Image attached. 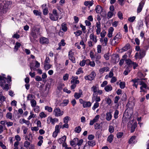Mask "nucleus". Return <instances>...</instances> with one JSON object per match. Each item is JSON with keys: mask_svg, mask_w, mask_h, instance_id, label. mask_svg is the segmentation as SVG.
<instances>
[{"mask_svg": "<svg viewBox=\"0 0 149 149\" xmlns=\"http://www.w3.org/2000/svg\"><path fill=\"white\" fill-rule=\"evenodd\" d=\"M112 88L111 86L110 85H108L104 87V90L106 91L109 92L112 90Z\"/></svg>", "mask_w": 149, "mask_h": 149, "instance_id": "nucleus-33", "label": "nucleus"}, {"mask_svg": "<svg viewBox=\"0 0 149 149\" xmlns=\"http://www.w3.org/2000/svg\"><path fill=\"white\" fill-rule=\"evenodd\" d=\"M6 125L8 127L9 126V122L6 120L1 121L0 123V134L3 132V127H6Z\"/></svg>", "mask_w": 149, "mask_h": 149, "instance_id": "nucleus-6", "label": "nucleus"}, {"mask_svg": "<svg viewBox=\"0 0 149 149\" xmlns=\"http://www.w3.org/2000/svg\"><path fill=\"white\" fill-rule=\"evenodd\" d=\"M136 137L134 136H132L129 139V143L130 144L134 143Z\"/></svg>", "mask_w": 149, "mask_h": 149, "instance_id": "nucleus-37", "label": "nucleus"}, {"mask_svg": "<svg viewBox=\"0 0 149 149\" xmlns=\"http://www.w3.org/2000/svg\"><path fill=\"white\" fill-rule=\"evenodd\" d=\"M81 127L79 126L76 127L74 130L77 133H79L81 131Z\"/></svg>", "mask_w": 149, "mask_h": 149, "instance_id": "nucleus-50", "label": "nucleus"}, {"mask_svg": "<svg viewBox=\"0 0 149 149\" xmlns=\"http://www.w3.org/2000/svg\"><path fill=\"white\" fill-rule=\"evenodd\" d=\"M49 15L50 19L53 21L57 20L59 17L57 10L55 9L53 10L52 13H49Z\"/></svg>", "mask_w": 149, "mask_h": 149, "instance_id": "nucleus-2", "label": "nucleus"}, {"mask_svg": "<svg viewBox=\"0 0 149 149\" xmlns=\"http://www.w3.org/2000/svg\"><path fill=\"white\" fill-rule=\"evenodd\" d=\"M33 13L36 16H40L41 14V12L37 10H33Z\"/></svg>", "mask_w": 149, "mask_h": 149, "instance_id": "nucleus-49", "label": "nucleus"}, {"mask_svg": "<svg viewBox=\"0 0 149 149\" xmlns=\"http://www.w3.org/2000/svg\"><path fill=\"white\" fill-rule=\"evenodd\" d=\"M109 68L108 67H104L100 69L99 72L100 74H103L105 72L109 71Z\"/></svg>", "mask_w": 149, "mask_h": 149, "instance_id": "nucleus-23", "label": "nucleus"}, {"mask_svg": "<svg viewBox=\"0 0 149 149\" xmlns=\"http://www.w3.org/2000/svg\"><path fill=\"white\" fill-rule=\"evenodd\" d=\"M96 75V73L93 71L89 75L85 76L84 78L86 80L91 81L94 79Z\"/></svg>", "mask_w": 149, "mask_h": 149, "instance_id": "nucleus-9", "label": "nucleus"}, {"mask_svg": "<svg viewBox=\"0 0 149 149\" xmlns=\"http://www.w3.org/2000/svg\"><path fill=\"white\" fill-rule=\"evenodd\" d=\"M45 109L49 112H51L52 111V108L48 106H46L45 107Z\"/></svg>", "mask_w": 149, "mask_h": 149, "instance_id": "nucleus-44", "label": "nucleus"}, {"mask_svg": "<svg viewBox=\"0 0 149 149\" xmlns=\"http://www.w3.org/2000/svg\"><path fill=\"white\" fill-rule=\"evenodd\" d=\"M30 103L31 104V105L32 107L36 105V101L34 99H32L31 100Z\"/></svg>", "mask_w": 149, "mask_h": 149, "instance_id": "nucleus-38", "label": "nucleus"}, {"mask_svg": "<svg viewBox=\"0 0 149 149\" xmlns=\"http://www.w3.org/2000/svg\"><path fill=\"white\" fill-rule=\"evenodd\" d=\"M92 104L89 101H85L83 103V107L84 108H87L90 107Z\"/></svg>", "mask_w": 149, "mask_h": 149, "instance_id": "nucleus-29", "label": "nucleus"}, {"mask_svg": "<svg viewBox=\"0 0 149 149\" xmlns=\"http://www.w3.org/2000/svg\"><path fill=\"white\" fill-rule=\"evenodd\" d=\"M105 101L108 105H110L111 102V100L109 97H107L105 99Z\"/></svg>", "mask_w": 149, "mask_h": 149, "instance_id": "nucleus-53", "label": "nucleus"}, {"mask_svg": "<svg viewBox=\"0 0 149 149\" xmlns=\"http://www.w3.org/2000/svg\"><path fill=\"white\" fill-rule=\"evenodd\" d=\"M65 45L64 40H62L58 44L59 47L56 49L57 50H61L62 48V46H64Z\"/></svg>", "mask_w": 149, "mask_h": 149, "instance_id": "nucleus-17", "label": "nucleus"}, {"mask_svg": "<svg viewBox=\"0 0 149 149\" xmlns=\"http://www.w3.org/2000/svg\"><path fill=\"white\" fill-rule=\"evenodd\" d=\"M125 62L127 65L130 66H132V65L133 63V62H132L130 59L126 60Z\"/></svg>", "mask_w": 149, "mask_h": 149, "instance_id": "nucleus-40", "label": "nucleus"}, {"mask_svg": "<svg viewBox=\"0 0 149 149\" xmlns=\"http://www.w3.org/2000/svg\"><path fill=\"white\" fill-rule=\"evenodd\" d=\"M101 100L100 97L96 96H95V95L93 94V95L92 102H93L95 100L96 102H100Z\"/></svg>", "mask_w": 149, "mask_h": 149, "instance_id": "nucleus-22", "label": "nucleus"}, {"mask_svg": "<svg viewBox=\"0 0 149 149\" xmlns=\"http://www.w3.org/2000/svg\"><path fill=\"white\" fill-rule=\"evenodd\" d=\"M107 41L108 39L107 38H105L104 39L102 38L100 39V42L102 43V45L103 46L106 45Z\"/></svg>", "mask_w": 149, "mask_h": 149, "instance_id": "nucleus-27", "label": "nucleus"}, {"mask_svg": "<svg viewBox=\"0 0 149 149\" xmlns=\"http://www.w3.org/2000/svg\"><path fill=\"white\" fill-rule=\"evenodd\" d=\"M125 86V83L124 82H121L120 83V87L121 89L124 88Z\"/></svg>", "mask_w": 149, "mask_h": 149, "instance_id": "nucleus-58", "label": "nucleus"}, {"mask_svg": "<svg viewBox=\"0 0 149 149\" xmlns=\"http://www.w3.org/2000/svg\"><path fill=\"white\" fill-rule=\"evenodd\" d=\"M53 113L56 117H58L62 116L64 113V111H61L59 107H57L54 108Z\"/></svg>", "mask_w": 149, "mask_h": 149, "instance_id": "nucleus-4", "label": "nucleus"}, {"mask_svg": "<svg viewBox=\"0 0 149 149\" xmlns=\"http://www.w3.org/2000/svg\"><path fill=\"white\" fill-rule=\"evenodd\" d=\"M70 120V117L68 116H66L63 118V122L64 123H68Z\"/></svg>", "mask_w": 149, "mask_h": 149, "instance_id": "nucleus-60", "label": "nucleus"}, {"mask_svg": "<svg viewBox=\"0 0 149 149\" xmlns=\"http://www.w3.org/2000/svg\"><path fill=\"white\" fill-rule=\"evenodd\" d=\"M118 17L120 19H123V15L122 13L120 12L119 11L118 13Z\"/></svg>", "mask_w": 149, "mask_h": 149, "instance_id": "nucleus-64", "label": "nucleus"}, {"mask_svg": "<svg viewBox=\"0 0 149 149\" xmlns=\"http://www.w3.org/2000/svg\"><path fill=\"white\" fill-rule=\"evenodd\" d=\"M109 132L111 133H112L114 131V127L111 125H110L109 126Z\"/></svg>", "mask_w": 149, "mask_h": 149, "instance_id": "nucleus-57", "label": "nucleus"}, {"mask_svg": "<svg viewBox=\"0 0 149 149\" xmlns=\"http://www.w3.org/2000/svg\"><path fill=\"white\" fill-rule=\"evenodd\" d=\"M90 56L92 60H94L95 56L94 55V53L92 51H91L89 53Z\"/></svg>", "mask_w": 149, "mask_h": 149, "instance_id": "nucleus-59", "label": "nucleus"}, {"mask_svg": "<svg viewBox=\"0 0 149 149\" xmlns=\"http://www.w3.org/2000/svg\"><path fill=\"white\" fill-rule=\"evenodd\" d=\"M74 33L76 36H78L82 34V32L80 30H78L76 32H74Z\"/></svg>", "mask_w": 149, "mask_h": 149, "instance_id": "nucleus-55", "label": "nucleus"}, {"mask_svg": "<svg viewBox=\"0 0 149 149\" xmlns=\"http://www.w3.org/2000/svg\"><path fill=\"white\" fill-rule=\"evenodd\" d=\"M86 65H90L91 67H94L95 66V64L94 61H91L89 59H88L86 60Z\"/></svg>", "mask_w": 149, "mask_h": 149, "instance_id": "nucleus-19", "label": "nucleus"}, {"mask_svg": "<svg viewBox=\"0 0 149 149\" xmlns=\"http://www.w3.org/2000/svg\"><path fill=\"white\" fill-rule=\"evenodd\" d=\"M33 110L36 113H38L40 111V107L37 105L33 107Z\"/></svg>", "mask_w": 149, "mask_h": 149, "instance_id": "nucleus-39", "label": "nucleus"}, {"mask_svg": "<svg viewBox=\"0 0 149 149\" xmlns=\"http://www.w3.org/2000/svg\"><path fill=\"white\" fill-rule=\"evenodd\" d=\"M78 79V77L77 76L74 77L71 81V84H76L79 83V82L77 79Z\"/></svg>", "mask_w": 149, "mask_h": 149, "instance_id": "nucleus-25", "label": "nucleus"}, {"mask_svg": "<svg viewBox=\"0 0 149 149\" xmlns=\"http://www.w3.org/2000/svg\"><path fill=\"white\" fill-rule=\"evenodd\" d=\"M139 84L141 85V86L140 87V88L141 89L140 92H143L145 91L144 89L143 88H146L147 87L146 85L144 83V82L142 81H141L140 82Z\"/></svg>", "mask_w": 149, "mask_h": 149, "instance_id": "nucleus-15", "label": "nucleus"}, {"mask_svg": "<svg viewBox=\"0 0 149 149\" xmlns=\"http://www.w3.org/2000/svg\"><path fill=\"white\" fill-rule=\"evenodd\" d=\"M66 139V136L65 135L60 138L58 140V142L60 144H62L65 142Z\"/></svg>", "mask_w": 149, "mask_h": 149, "instance_id": "nucleus-20", "label": "nucleus"}, {"mask_svg": "<svg viewBox=\"0 0 149 149\" xmlns=\"http://www.w3.org/2000/svg\"><path fill=\"white\" fill-rule=\"evenodd\" d=\"M21 46V44L18 42H16L14 48V51L15 52H17L19 48Z\"/></svg>", "mask_w": 149, "mask_h": 149, "instance_id": "nucleus-31", "label": "nucleus"}, {"mask_svg": "<svg viewBox=\"0 0 149 149\" xmlns=\"http://www.w3.org/2000/svg\"><path fill=\"white\" fill-rule=\"evenodd\" d=\"M5 74H2V76H0V80L1 81L0 85L3 88L7 91L8 90L9 88L8 86V82L9 81V75L8 76V78H6Z\"/></svg>", "mask_w": 149, "mask_h": 149, "instance_id": "nucleus-1", "label": "nucleus"}, {"mask_svg": "<svg viewBox=\"0 0 149 149\" xmlns=\"http://www.w3.org/2000/svg\"><path fill=\"white\" fill-rule=\"evenodd\" d=\"M112 116L111 112H107L106 114V119L108 121H110L112 118Z\"/></svg>", "mask_w": 149, "mask_h": 149, "instance_id": "nucleus-30", "label": "nucleus"}, {"mask_svg": "<svg viewBox=\"0 0 149 149\" xmlns=\"http://www.w3.org/2000/svg\"><path fill=\"white\" fill-rule=\"evenodd\" d=\"M61 29L63 31H66L67 30V28L66 24L64 23L62 24L61 25Z\"/></svg>", "mask_w": 149, "mask_h": 149, "instance_id": "nucleus-36", "label": "nucleus"}, {"mask_svg": "<svg viewBox=\"0 0 149 149\" xmlns=\"http://www.w3.org/2000/svg\"><path fill=\"white\" fill-rule=\"evenodd\" d=\"M99 89V86L98 85L96 84L95 85L93 86L91 88V91L93 92L94 93H95L97 92Z\"/></svg>", "mask_w": 149, "mask_h": 149, "instance_id": "nucleus-28", "label": "nucleus"}, {"mask_svg": "<svg viewBox=\"0 0 149 149\" xmlns=\"http://www.w3.org/2000/svg\"><path fill=\"white\" fill-rule=\"evenodd\" d=\"M136 123L134 122V124L132 125V126L131 127V132H133L134 130L135 129L136 127Z\"/></svg>", "mask_w": 149, "mask_h": 149, "instance_id": "nucleus-35", "label": "nucleus"}, {"mask_svg": "<svg viewBox=\"0 0 149 149\" xmlns=\"http://www.w3.org/2000/svg\"><path fill=\"white\" fill-rule=\"evenodd\" d=\"M114 31V29L112 27L109 28L108 30V36L109 38H111L112 36L113 32Z\"/></svg>", "mask_w": 149, "mask_h": 149, "instance_id": "nucleus-26", "label": "nucleus"}, {"mask_svg": "<svg viewBox=\"0 0 149 149\" xmlns=\"http://www.w3.org/2000/svg\"><path fill=\"white\" fill-rule=\"evenodd\" d=\"M52 66V65L49 63L44 64V68L45 70H48Z\"/></svg>", "mask_w": 149, "mask_h": 149, "instance_id": "nucleus-34", "label": "nucleus"}, {"mask_svg": "<svg viewBox=\"0 0 149 149\" xmlns=\"http://www.w3.org/2000/svg\"><path fill=\"white\" fill-rule=\"evenodd\" d=\"M88 144L90 146H93L95 145V143L94 141L91 140L88 141L87 142Z\"/></svg>", "mask_w": 149, "mask_h": 149, "instance_id": "nucleus-43", "label": "nucleus"}, {"mask_svg": "<svg viewBox=\"0 0 149 149\" xmlns=\"http://www.w3.org/2000/svg\"><path fill=\"white\" fill-rule=\"evenodd\" d=\"M102 7L99 5L97 6L95 8V10L96 13H100L102 11Z\"/></svg>", "mask_w": 149, "mask_h": 149, "instance_id": "nucleus-24", "label": "nucleus"}, {"mask_svg": "<svg viewBox=\"0 0 149 149\" xmlns=\"http://www.w3.org/2000/svg\"><path fill=\"white\" fill-rule=\"evenodd\" d=\"M113 136L112 134H111L109 135L107 138V141L110 143H111L113 140Z\"/></svg>", "mask_w": 149, "mask_h": 149, "instance_id": "nucleus-41", "label": "nucleus"}, {"mask_svg": "<svg viewBox=\"0 0 149 149\" xmlns=\"http://www.w3.org/2000/svg\"><path fill=\"white\" fill-rule=\"evenodd\" d=\"M130 47V46L128 44H127L125 46L123 47V48H122V50L123 51H126L127 50L128 48H129Z\"/></svg>", "mask_w": 149, "mask_h": 149, "instance_id": "nucleus-63", "label": "nucleus"}, {"mask_svg": "<svg viewBox=\"0 0 149 149\" xmlns=\"http://www.w3.org/2000/svg\"><path fill=\"white\" fill-rule=\"evenodd\" d=\"M60 128H61L60 127V126L59 125H56L55 127V130L54 131L58 133L59 132Z\"/></svg>", "mask_w": 149, "mask_h": 149, "instance_id": "nucleus-56", "label": "nucleus"}, {"mask_svg": "<svg viewBox=\"0 0 149 149\" xmlns=\"http://www.w3.org/2000/svg\"><path fill=\"white\" fill-rule=\"evenodd\" d=\"M39 34V29L36 28L35 26H34L32 27L31 35L34 38H37Z\"/></svg>", "mask_w": 149, "mask_h": 149, "instance_id": "nucleus-3", "label": "nucleus"}, {"mask_svg": "<svg viewBox=\"0 0 149 149\" xmlns=\"http://www.w3.org/2000/svg\"><path fill=\"white\" fill-rule=\"evenodd\" d=\"M95 43L91 40L89 41L88 42V46L90 47H93Z\"/></svg>", "mask_w": 149, "mask_h": 149, "instance_id": "nucleus-61", "label": "nucleus"}, {"mask_svg": "<svg viewBox=\"0 0 149 149\" xmlns=\"http://www.w3.org/2000/svg\"><path fill=\"white\" fill-rule=\"evenodd\" d=\"M40 42L41 44H47L49 43V41L47 38L44 37H42L40 38Z\"/></svg>", "mask_w": 149, "mask_h": 149, "instance_id": "nucleus-13", "label": "nucleus"}, {"mask_svg": "<svg viewBox=\"0 0 149 149\" xmlns=\"http://www.w3.org/2000/svg\"><path fill=\"white\" fill-rule=\"evenodd\" d=\"M93 0L91 1H85L84 3V5L86 6H91L93 4Z\"/></svg>", "mask_w": 149, "mask_h": 149, "instance_id": "nucleus-32", "label": "nucleus"}, {"mask_svg": "<svg viewBox=\"0 0 149 149\" xmlns=\"http://www.w3.org/2000/svg\"><path fill=\"white\" fill-rule=\"evenodd\" d=\"M85 63L86 64V60H83L80 62L79 65L81 66H84L85 65Z\"/></svg>", "mask_w": 149, "mask_h": 149, "instance_id": "nucleus-51", "label": "nucleus"}, {"mask_svg": "<svg viewBox=\"0 0 149 149\" xmlns=\"http://www.w3.org/2000/svg\"><path fill=\"white\" fill-rule=\"evenodd\" d=\"M39 116L41 118H45L47 116V115L43 112H41L39 114Z\"/></svg>", "mask_w": 149, "mask_h": 149, "instance_id": "nucleus-62", "label": "nucleus"}, {"mask_svg": "<svg viewBox=\"0 0 149 149\" xmlns=\"http://www.w3.org/2000/svg\"><path fill=\"white\" fill-rule=\"evenodd\" d=\"M89 38L91 40H90L92 41L94 43H96L97 41V36L95 35L93 33H92L90 34Z\"/></svg>", "mask_w": 149, "mask_h": 149, "instance_id": "nucleus-11", "label": "nucleus"}, {"mask_svg": "<svg viewBox=\"0 0 149 149\" xmlns=\"http://www.w3.org/2000/svg\"><path fill=\"white\" fill-rule=\"evenodd\" d=\"M30 145V143L29 142L26 141H25L24 143V147L26 148H27Z\"/></svg>", "mask_w": 149, "mask_h": 149, "instance_id": "nucleus-54", "label": "nucleus"}, {"mask_svg": "<svg viewBox=\"0 0 149 149\" xmlns=\"http://www.w3.org/2000/svg\"><path fill=\"white\" fill-rule=\"evenodd\" d=\"M22 129L23 131V133L24 134H26L28 130V128L25 126L23 125L22 127Z\"/></svg>", "mask_w": 149, "mask_h": 149, "instance_id": "nucleus-47", "label": "nucleus"}, {"mask_svg": "<svg viewBox=\"0 0 149 149\" xmlns=\"http://www.w3.org/2000/svg\"><path fill=\"white\" fill-rule=\"evenodd\" d=\"M99 106V103L98 102H96L95 103H94L92 109L93 110H94L96 108L98 107Z\"/></svg>", "mask_w": 149, "mask_h": 149, "instance_id": "nucleus-52", "label": "nucleus"}, {"mask_svg": "<svg viewBox=\"0 0 149 149\" xmlns=\"http://www.w3.org/2000/svg\"><path fill=\"white\" fill-rule=\"evenodd\" d=\"M145 2L143 1H142L139 4V5L137 8V12L139 13H140L143 8Z\"/></svg>", "mask_w": 149, "mask_h": 149, "instance_id": "nucleus-14", "label": "nucleus"}, {"mask_svg": "<svg viewBox=\"0 0 149 149\" xmlns=\"http://www.w3.org/2000/svg\"><path fill=\"white\" fill-rule=\"evenodd\" d=\"M121 34L120 33H118L112 40L111 43L112 45H115L118 43L119 40L121 38Z\"/></svg>", "mask_w": 149, "mask_h": 149, "instance_id": "nucleus-5", "label": "nucleus"}, {"mask_svg": "<svg viewBox=\"0 0 149 149\" xmlns=\"http://www.w3.org/2000/svg\"><path fill=\"white\" fill-rule=\"evenodd\" d=\"M59 125L60 126V127L62 129L64 128H68V125L67 123H65V124H64L62 126H61L62 123H59Z\"/></svg>", "mask_w": 149, "mask_h": 149, "instance_id": "nucleus-46", "label": "nucleus"}, {"mask_svg": "<svg viewBox=\"0 0 149 149\" xmlns=\"http://www.w3.org/2000/svg\"><path fill=\"white\" fill-rule=\"evenodd\" d=\"M68 102L69 100H64L63 101L61 104H63L62 106H66L68 104Z\"/></svg>", "mask_w": 149, "mask_h": 149, "instance_id": "nucleus-48", "label": "nucleus"}, {"mask_svg": "<svg viewBox=\"0 0 149 149\" xmlns=\"http://www.w3.org/2000/svg\"><path fill=\"white\" fill-rule=\"evenodd\" d=\"M78 142V138H75L70 141V145L72 146H76L77 145V143Z\"/></svg>", "mask_w": 149, "mask_h": 149, "instance_id": "nucleus-21", "label": "nucleus"}, {"mask_svg": "<svg viewBox=\"0 0 149 149\" xmlns=\"http://www.w3.org/2000/svg\"><path fill=\"white\" fill-rule=\"evenodd\" d=\"M83 95V92L81 90H79V93H75L74 97L76 99H78Z\"/></svg>", "mask_w": 149, "mask_h": 149, "instance_id": "nucleus-16", "label": "nucleus"}, {"mask_svg": "<svg viewBox=\"0 0 149 149\" xmlns=\"http://www.w3.org/2000/svg\"><path fill=\"white\" fill-rule=\"evenodd\" d=\"M95 29L96 35H98L100 34L101 31V24L100 21L96 22Z\"/></svg>", "mask_w": 149, "mask_h": 149, "instance_id": "nucleus-7", "label": "nucleus"}, {"mask_svg": "<svg viewBox=\"0 0 149 149\" xmlns=\"http://www.w3.org/2000/svg\"><path fill=\"white\" fill-rule=\"evenodd\" d=\"M100 118L99 115H97L92 120H91L89 123V125H92L95 123L98 122Z\"/></svg>", "mask_w": 149, "mask_h": 149, "instance_id": "nucleus-12", "label": "nucleus"}, {"mask_svg": "<svg viewBox=\"0 0 149 149\" xmlns=\"http://www.w3.org/2000/svg\"><path fill=\"white\" fill-rule=\"evenodd\" d=\"M58 121V119L57 118H52L51 117L49 116L47 118V122L48 124L51 123L52 125H54L55 123Z\"/></svg>", "mask_w": 149, "mask_h": 149, "instance_id": "nucleus-8", "label": "nucleus"}, {"mask_svg": "<svg viewBox=\"0 0 149 149\" xmlns=\"http://www.w3.org/2000/svg\"><path fill=\"white\" fill-rule=\"evenodd\" d=\"M30 115L28 118V120H30L32 118H34L36 116V115L34 114L31 111L30 113Z\"/></svg>", "mask_w": 149, "mask_h": 149, "instance_id": "nucleus-42", "label": "nucleus"}, {"mask_svg": "<svg viewBox=\"0 0 149 149\" xmlns=\"http://www.w3.org/2000/svg\"><path fill=\"white\" fill-rule=\"evenodd\" d=\"M119 56L117 55H114L112 56V60L113 62L116 63L118 62L119 60Z\"/></svg>", "mask_w": 149, "mask_h": 149, "instance_id": "nucleus-18", "label": "nucleus"}, {"mask_svg": "<svg viewBox=\"0 0 149 149\" xmlns=\"http://www.w3.org/2000/svg\"><path fill=\"white\" fill-rule=\"evenodd\" d=\"M145 55V52L143 50L140 51L139 52L140 58H141L143 57Z\"/></svg>", "mask_w": 149, "mask_h": 149, "instance_id": "nucleus-45", "label": "nucleus"}, {"mask_svg": "<svg viewBox=\"0 0 149 149\" xmlns=\"http://www.w3.org/2000/svg\"><path fill=\"white\" fill-rule=\"evenodd\" d=\"M74 53L72 52V50H71L69 52L68 56L69 59L70 60L72 63H74L76 61L75 58L73 56Z\"/></svg>", "mask_w": 149, "mask_h": 149, "instance_id": "nucleus-10", "label": "nucleus"}]
</instances>
